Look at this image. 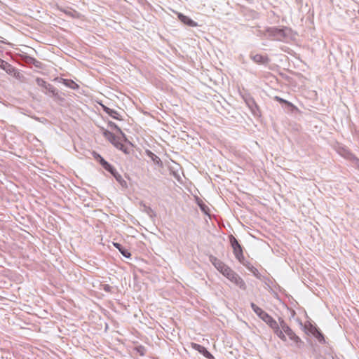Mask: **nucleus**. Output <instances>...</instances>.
Wrapping results in <instances>:
<instances>
[{
    "label": "nucleus",
    "instance_id": "nucleus-1",
    "mask_svg": "<svg viewBox=\"0 0 359 359\" xmlns=\"http://www.w3.org/2000/svg\"><path fill=\"white\" fill-rule=\"evenodd\" d=\"M250 306L253 311L273 330L274 334L281 340L285 341L286 336L283 334L278 322L255 303L252 302Z\"/></svg>",
    "mask_w": 359,
    "mask_h": 359
},
{
    "label": "nucleus",
    "instance_id": "nucleus-2",
    "mask_svg": "<svg viewBox=\"0 0 359 359\" xmlns=\"http://www.w3.org/2000/svg\"><path fill=\"white\" fill-rule=\"evenodd\" d=\"M278 325L283 334L285 336L287 335L289 339L292 341L294 345L300 348L304 345L302 340L293 332V330L289 327L285 321L282 318H278Z\"/></svg>",
    "mask_w": 359,
    "mask_h": 359
},
{
    "label": "nucleus",
    "instance_id": "nucleus-3",
    "mask_svg": "<svg viewBox=\"0 0 359 359\" xmlns=\"http://www.w3.org/2000/svg\"><path fill=\"white\" fill-rule=\"evenodd\" d=\"M229 238L236 258L241 263L243 264L245 257L243 255V248L241 245L238 243V240L233 235H230L229 236Z\"/></svg>",
    "mask_w": 359,
    "mask_h": 359
},
{
    "label": "nucleus",
    "instance_id": "nucleus-4",
    "mask_svg": "<svg viewBox=\"0 0 359 359\" xmlns=\"http://www.w3.org/2000/svg\"><path fill=\"white\" fill-rule=\"evenodd\" d=\"M102 135L103 136L109 140L116 148H117L119 150H121L124 151L125 153H127L126 149L125 148V146L121 142L120 138L117 136H116L114 133L111 132L102 128Z\"/></svg>",
    "mask_w": 359,
    "mask_h": 359
},
{
    "label": "nucleus",
    "instance_id": "nucleus-5",
    "mask_svg": "<svg viewBox=\"0 0 359 359\" xmlns=\"http://www.w3.org/2000/svg\"><path fill=\"white\" fill-rule=\"evenodd\" d=\"M289 29L287 27L277 28L270 27L268 28L266 32L269 33V36L273 37V39L278 41H283L288 36Z\"/></svg>",
    "mask_w": 359,
    "mask_h": 359
},
{
    "label": "nucleus",
    "instance_id": "nucleus-6",
    "mask_svg": "<svg viewBox=\"0 0 359 359\" xmlns=\"http://www.w3.org/2000/svg\"><path fill=\"white\" fill-rule=\"evenodd\" d=\"M106 170L109 172L116 180V181L122 186V187H126L127 183L122 177L121 175H120L116 170L111 165L109 164V167H104V168Z\"/></svg>",
    "mask_w": 359,
    "mask_h": 359
},
{
    "label": "nucleus",
    "instance_id": "nucleus-7",
    "mask_svg": "<svg viewBox=\"0 0 359 359\" xmlns=\"http://www.w3.org/2000/svg\"><path fill=\"white\" fill-rule=\"evenodd\" d=\"M209 261L221 273L223 271V270L228 266L222 261L217 259L216 257L213 255L209 256Z\"/></svg>",
    "mask_w": 359,
    "mask_h": 359
},
{
    "label": "nucleus",
    "instance_id": "nucleus-8",
    "mask_svg": "<svg viewBox=\"0 0 359 359\" xmlns=\"http://www.w3.org/2000/svg\"><path fill=\"white\" fill-rule=\"evenodd\" d=\"M229 280L234 283L236 286L239 287L242 290L246 289V285L243 278L237 274L236 272L233 273V275Z\"/></svg>",
    "mask_w": 359,
    "mask_h": 359
},
{
    "label": "nucleus",
    "instance_id": "nucleus-9",
    "mask_svg": "<svg viewBox=\"0 0 359 359\" xmlns=\"http://www.w3.org/2000/svg\"><path fill=\"white\" fill-rule=\"evenodd\" d=\"M191 346L205 358L208 359H215V357L204 346L196 343H192Z\"/></svg>",
    "mask_w": 359,
    "mask_h": 359
},
{
    "label": "nucleus",
    "instance_id": "nucleus-10",
    "mask_svg": "<svg viewBox=\"0 0 359 359\" xmlns=\"http://www.w3.org/2000/svg\"><path fill=\"white\" fill-rule=\"evenodd\" d=\"M250 58L258 65H266L270 61L269 58L266 55H262L260 54L250 55Z\"/></svg>",
    "mask_w": 359,
    "mask_h": 359
},
{
    "label": "nucleus",
    "instance_id": "nucleus-11",
    "mask_svg": "<svg viewBox=\"0 0 359 359\" xmlns=\"http://www.w3.org/2000/svg\"><path fill=\"white\" fill-rule=\"evenodd\" d=\"M178 18L180 20L183 22L184 24L189 26V27H196L198 26V24L196 22L194 21L191 18H189L188 16L184 15L182 13L178 14Z\"/></svg>",
    "mask_w": 359,
    "mask_h": 359
},
{
    "label": "nucleus",
    "instance_id": "nucleus-12",
    "mask_svg": "<svg viewBox=\"0 0 359 359\" xmlns=\"http://www.w3.org/2000/svg\"><path fill=\"white\" fill-rule=\"evenodd\" d=\"M101 105H102V107L104 111H105L111 117H112L114 119L122 120V118H121V116L119 115V114L118 113V111L116 110L110 109L109 107H108L105 105H103V104H101Z\"/></svg>",
    "mask_w": 359,
    "mask_h": 359
},
{
    "label": "nucleus",
    "instance_id": "nucleus-13",
    "mask_svg": "<svg viewBox=\"0 0 359 359\" xmlns=\"http://www.w3.org/2000/svg\"><path fill=\"white\" fill-rule=\"evenodd\" d=\"M147 154L149 157L151 158V159L155 164H156L157 165H158L161 168L163 167V163H162L161 158L158 156H156V154H154L152 151H151L149 150H147Z\"/></svg>",
    "mask_w": 359,
    "mask_h": 359
},
{
    "label": "nucleus",
    "instance_id": "nucleus-14",
    "mask_svg": "<svg viewBox=\"0 0 359 359\" xmlns=\"http://www.w3.org/2000/svg\"><path fill=\"white\" fill-rule=\"evenodd\" d=\"M114 245L115 246V248L116 249H118L119 250V252L121 253V255L123 257H125L126 258H130V257L131 254L129 252V250L128 249L123 248L120 243H114Z\"/></svg>",
    "mask_w": 359,
    "mask_h": 359
},
{
    "label": "nucleus",
    "instance_id": "nucleus-15",
    "mask_svg": "<svg viewBox=\"0 0 359 359\" xmlns=\"http://www.w3.org/2000/svg\"><path fill=\"white\" fill-rule=\"evenodd\" d=\"M92 154L93 158L97 161L103 168L106 166L109 167V163L105 161L98 153L93 151Z\"/></svg>",
    "mask_w": 359,
    "mask_h": 359
},
{
    "label": "nucleus",
    "instance_id": "nucleus-16",
    "mask_svg": "<svg viewBox=\"0 0 359 359\" xmlns=\"http://www.w3.org/2000/svg\"><path fill=\"white\" fill-rule=\"evenodd\" d=\"M25 61L26 63L29 64V65H33L36 67L39 68V67H41V62L40 61H39L36 59H35L34 57H32L30 56H26Z\"/></svg>",
    "mask_w": 359,
    "mask_h": 359
},
{
    "label": "nucleus",
    "instance_id": "nucleus-17",
    "mask_svg": "<svg viewBox=\"0 0 359 359\" xmlns=\"http://www.w3.org/2000/svg\"><path fill=\"white\" fill-rule=\"evenodd\" d=\"M108 126L111 128V129H114L116 130L121 136L122 137L126 140V135L123 133V131L121 130V129L114 122L112 121H109L108 122Z\"/></svg>",
    "mask_w": 359,
    "mask_h": 359
},
{
    "label": "nucleus",
    "instance_id": "nucleus-18",
    "mask_svg": "<svg viewBox=\"0 0 359 359\" xmlns=\"http://www.w3.org/2000/svg\"><path fill=\"white\" fill-rule=\"evenodd\" d=\"M63 83L72 88V89H76V88H79V85L77 83H76L74 81L72 80H69V79H63Z\"/></svg>",
    "mask_w": 359,
    "mask_h": 359
},
{
    "label": "nucleus",
    "instance_id": "nucleus-19",
    "mask_svg": "<svg viewBox=\"0 0 359 359\" xmlns=\"http://www.w3.org/2000/svg\"><path fill=\"white\" fill-rule=\"evenodd\" d=\"M243 264L245 265V264L243 263ZM245 266L247 267V269L251 272L253 273V275L255 276H256L257 278H259V272L258 271V269L257 268H255V266H253L252 264H245Z\"/></svg>",
    "mask_w": 359,
    "mask_h": 359
},
{
    "label": "nucleus",
    "instance_id": "nucleus-20",
    "mask_svg": "<svg viewBox=\"0 0 359 359\" xmlns=\"http://www.w3.org/2000/svg\"><path fill=\"white\" fill-rule=\"evenodd\" d=\"M198 205L203 213L205 215H209V208L201 200L198 201Z\"/></svg>",
    "mask_w": 359,
    "mask_h": 359
},
{
    "label": "nucleus",
    "instance_id": "nucleus-21",
    "mask_svg": "<svg viewBox=\"0 0 359 359\" xmlns=\"http://www.w3.org/2000/svg\"><path fill=\"white\" fill-rule=\"evenodd\" d=\"M235 271H233L229 266H227L226 269L223 270L222 274L225 276L226 278H229L233 275Z\"/></svg>",
    "mask_w": 359,
    "mask_h": 359
},
{
    "label": "nucleus",
    "instance_id": "nucleus-22",
    "mask_svg": "<svg viewBox=\"0 0 359 359\" xmlns=\"http://www.w3.org/2000/svg\"><path fill=\"white\" fill-rule=\"evenodd\" d=\"M313 336L318 339L320 344H325V339L323 333L318 330L316 332L313 333Z\"/></svg>",
    "mask_w": 359,
    "mask_h": 359
},
{
    "label": "nucleus",
    "instance_id": "nucleus-23",
    "mask_svg": "<svg viewBox=\"0 0 359 359\" xmlns=\"http://www.w3.org/2000/svg\"><path fill=\"white\" fill-rule=\"evenodd\" d=\"M45 89L47 91H48L49 93H52L53 95H55L57 94V89L53 85H51L50 83H48V84L46 85Z\"/></svg>",
    "mask_w": 359,
    "mask_h": 359
},
{
    "label": "nucleus",
    "instance_id": "nucleus-24",
    "mask_svg": "<svg viewBox=\"0 0 359 359\" xmlns=\"http://www.w3.org/2000/svg\"><path fill=\"white\" fill-rule=\"evenodd\" d=\"M306 329L313 335V333L316 332L318 330L316 326L312 325L311 323H309L308 325H305Z\"/></svg>",
    "mask_w": 359,
    "mask_h": 359
},
{
    "label": "nucleus",
    "instance_id": "nucleus-25",
    "mask_svg": "<svg viewBox=\"0 0 359 359\" xmlns=\"http://www.w3.org/2000/svg\"><path fill=\"white\" fill-rule=\"evenodd\" d=\"M144 210V212L149 215L150 217H153V215H155L154 210L149 206H147L146 205H143Z\"/></svg>",
    "mask_w": 359,
    "mask_h": 359
},
{
    "label": "nucleus",
    "instance_id": "nucleus-26",
    "mask_svg": "<svg viewBox=\"0 0 359 359\" xmlns=\"http://www.w3.org/2000/svg\"><path fill=\"white\" fill-rule=\"evenodd\" d=\"M36 82L38 86H39L43 88H46V86L48 84V83L46 81H45L43 79H42L41 78H36Z\"/></svg>",
    "mask_w": 359,
    "mask_h": 359
},
{
    "label": "nucleus",
    "instance_id": "nucleus-27",
    "mask_svg": "<svg viewBox=\"0 0 359 359\" xmlns=\"http://www.w3.org/2000/svg\"><path fill=\"white\" fill-rule=\"evenodd\" d=\"M285 106H286V108L291 112H293L294 111L297 110V107H295L294 104H292L291 102H290L288 101H287Z\"/></svg>",
    "mask_w": 359,
    "mask_h": 359
},
{
    "label": "nucleus",
    "instance_id": "nucleus-28",
    "mask_svg": "<svg viewBox=\"0 0 359 359\" xmlns=\"http://www.w3.org/2000/svg\"><path fill=\"white\" fill-rule=\"evenodd\" d=\"M6 67H9V63H8L7 62H6L4 60H3L2 62H0V68L5 70L6 69Z\"/></svg>",
    "mask_w": 359,
    "mask_h": 359
},
{
    "label": "nucleus",
    "instance_id": "nucleus-29",
    "mask_svg": "<svg viewBox=\"0 0 359 359\" xmlns=\"http://www.w3.org/2000/svg\"><path fill=\"white\" fill-rule=\"evenodd\" d=\"M6 69H5V71L8 73V74H12L13 72H15V68L9 64V67H6Z\"/></svg>",
    "mask_w": 359,
    "mask_h": 359
},
{
    "label": "nucleus",
    "instance_id": "nucleus-30",
    "mask_svg": "<svg viewBox=\"0 0 359 359\" xmlns=\"http://www.w3.org/2000/svg\"><path fill=\"white\" fill-rule=\"evenodd\" d=\"M274 99H275L276 101H278V102H279L280 103H281V104H286V102H287V100H284V99H283V98H281V97H278V96H276V97H274Z\"/></svg>",
    "mask_w": 359,
    "mask_h": 359
},
{
    "label": "nucleus",
    "instance_id": "nucleus-31",
    "mask_svg": "<svg viewBox=\"0 0 359 359\" xmlns=\"http://www.w3.org/2000/svg\"><path fill=\"white\" fill-rule=\"evenodd\" d=\"M137 351L140 353L141 355H144V348L142 346L137 348Z\"/></svg>",
    "mask_w": 359,
    "mask_h": 359
},
{
    "label": "nucleus",
    "instance_id": "nucleus-32",
    "mask_svg": "<svg viewBox=\"0 0 359 359\" xmlns=\"http://www.w3.org/2000/svg\"><path fill=\"white\" fill-rule=\"evenodd\" d=\"M111 290V287L109 285H104V290L106 292H110Z\"/></svg>",
    "mask_w": 359,
    "mask_h": 359
},
{
    "label": "nucleus",
    "instance_id": "nucleus-33",
    "mask_svg": "<svg viewBox=\"0 0 359 359\" xmlns=\"http://www.w3.org/2000/svg\"><path fill=\"white\" fill-rule=\"evenodd\" d=\"M174 176L176 177V178H179L180 176L178 175H177L176 173H174Z\"/></svg>",
    "mask_w": 359,
    "mask_h": 359
},
{
    "label": "nucleus",
    "instance_id": "nucleus-34",
    "mask_svg": "<svg viewBox=\"0 0 359 359\" xmlns=\"http://www.w3.org/2000/svg\"><path fill=\"white\" fill-rule=\"evenodd\" d=\"M68 15H72V13L71 12H68L67 13Z\"/></svg>",
    "mask_w": 359,
    "mask_h": 359
},
{
    "label": "nucleus",
    "instance_id": "nucleus-35",
    "mask_svg": "<svg viewBox=\"0 0 359 359\" xmlns=\"http://www.w3.org/2000/svg\"><path fill=\"white\" fill-rule=\"evenodd\" d=\"M2 61H3V60H1V59L0 58V62H2Z\"/></svg>",
    "mask_w": 359,
    "mask_h": 359
}]
</instances>
